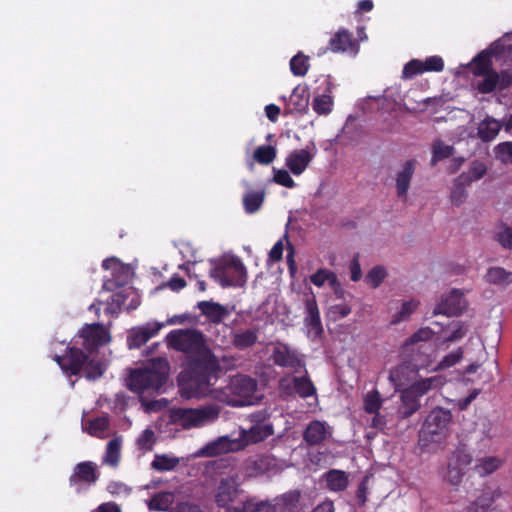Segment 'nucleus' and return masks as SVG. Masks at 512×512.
Wrapping results in <instances>:
<instances>
[{"instance_id":"nucleus-7","label":"nucleus","mask_w":512,"mask_h":512,"mask_svg":"<svg viewBox=\"0 0 512 512\" xmlns=\"http://www.w3.org/2000/svg\"><path fill=\"white\" fill-rule=\"evenodd\" d=\"M79 337L83 339L82 346L89 354L111 341L109 331L100 323L86 324L81 329Z\"/></svg>"},{"instance_id":"nucleus-52","label":"nucleus","mask_w":512,"mask_h":512,"mask_svg":"<svg viewBox=\"0 0 512 512\" xmlns=\"http://www.w3.org/2000/svg\"><path fill=\"white\" fill-rule=\"evenodd\" d=\"M228 442L224 438H220L215 442H211L205 446L203 452L207 456L219 455L228 450Z\"/></svg>"},{"instance_id":"nucleus-18","label":"nucleus","mask_w":512,"mask_h":512,"mask_svg":"<svg viewBox=\"0 0 512 512\" xmlns=\"http://www.w3.org/2000/svg\"><path fill=\"white\" fill-rule=\"evenodd\" d=\"M416 161L414 159L407 160L402 170L396 174V192L399 198H407V193L410 188L412 177L415 173Z\"/></svg>"},{"instance_id":"nucleus-42","label":"nucleus","mask_w":512,"mask_h":512,"mask_svg":"<svg viewBox=\"0 0 512 512\" xmlns=\"http://www.w3.org/2000/svg\"><path fill=\"white\" fill-rule=\"evenodd\" d=\"M494 240L497 241L504 249H512V227L501 223L499 230L494 234Z\"/></svg>"},{"instance_id":"nucleus-32","label":"nucleus","mask_w":512,"mask_h":512,"mask_svg":"<svg viewBox=\"0 0 512 512\" xmlns=\"http://www.w3.org/2000/svg\"><path fill=\"white\" fill-rule=\"evenodd\" d=\"M502 464V461L498 457L489 456L478 460V463L474 467V471L484 477L494 471H496Z\"/></svg>"},{"instance_id":"nucleus-3","label":"nucleus","mask_w":512,"mask_h":512,"mask_svg":"<svg viewBox=\"0 0 512 512\" xmlns=\"http://www.w3.org/2000/svg\"><path fill=\"white\" fill-rule=\"evenodd\" d=\"M170 366L165 358L157 357L142 368L133 370L128 378V389L137 394L159 391L166 383Z\"/></svg>"},{"instance_id":"nucleus-62","label":"nucleus","mask_w":512,"mask_h":512,"mask_svg":"<svg viewBox=\"0 0 512 512\" xmlns=\"http://www.w3.org/2000/svg\"><path fill=\"white\" fill-rule=\"evenodd\" d=\"M368 477H365L359 484L357 491H356V498L358 501V504L363 506L365 505L367 501V491H368Z\"/></svg>"},{"instance_id":"nucleus-11","label":"nucleus","mask_w":512,"mask_h":512,"mask_svg":"<svg viewBox=\"0 0 512 512\" xmlns=\"http://www.w3.org/2000/svg\"><path fill=\"white\" fill-rule=\"evenodd\" d=\"M99 478L97 466L91 461H84L78 463L72 475L69 478L70 486H75L79 492L82 486H90L94 484Z\"/></svg>"},{"instance_id":"nucleus-37","label":"nucleus","mask_w":512,"mask_h":512,"mask_svg":"<svg viewBox=\"0 0 512 512\" xmlns=\"http://www.w3.org/2000/svg\"><path fill=\"white\" fill-rule=\"evenodd\" d=\"M120 455L121 439L116 437L108 442L103 462L111 466H116L120 460Z\"/></svg>"},{"instance_id":"nucleus-17","label":"nucleus","mask_w":512,"mask_h":512,"mask_svg":"<svg viewBox=\"0 0 512 512\" xmlns=\"http://www.w3.org/2000/svg\"><path fill=\"white\" fill-rule=\"evenodd\" d=\"M357 47L353 34L347 29H339L329 40L328 47L333 53L353 51Z\"/></svg>"},{"instance_id":"nucleus-59","label":"nucleus","mask_w":512,"mask_h":512,"mask_svg":"<svg viewBox=\"0 0 512 512\" xmlns=\"http://www.w3.org/2000/svg\"><path fill=\"white\" fill-rule=\"evenodd\" d=\"M463 356V351L461 348H458L455 351H452L451 353L447 354L439 363L440 368L446 369L454 366L456 363H458Z\"/></svg>"},{"instance_id":"nucleus-57","label":"nucleus","mask_w":512,"mask_h":512,"mask_svg":"<svg viewBox=\"0 0 512 512\" xmlns=\"http://www.w3.org/2000/svg\"><path fill=\"white\" fill-rule=\"evenodd\" d=\"M434 332L429 327L420 328L413 333L406 341V344H415L418 342L428 341L432 339Z\"/></svg>"},{"instance_id":"nucleus-61","label":"nucleus","mask_w":512,"mask_h":512,"mask_svg":"<svg viewBox=\"0 0 512 512\" xmlns=\"http://www.w3.org/2000/svg\"><path fill=\"white\" fill-rule=\"evenodd\" d=\"M467 329L460 322L454 324V329L451 334L445 337L446 342H455L462 339L466 335Z\"/></svg>"},{"instance_id":"nucleus-55","label":"nucleus","mask_w":512,"mask_h":512,"mask_svg":"<svg viewBox=\"0 0 512 512\" xmlns=\"http://www.w3.org/2000/svg\"><path fill=\"white\" fill-rule=\"evenodd\" d=\"M273 180L286 188H294L296 186L295 181L285 169H274Z\"/></svg>"},{"instance_id":"nucleus-24","label":"nucleus","mask_w":512,"mask_h":512,"mask_svg":"<svg viewBox=\"0 0 512 512\" xmlns=\"http://www.w3.org/2000/svg\"><path fill=\"white\" fill-rule=\"evenodd\" d=\"M276 157V147L271 145H261L254 150L252 161L248 162L249 169H253L254 163L269 165L276 159Z\"/></svg>"},{"instance_id":"nucleus-53","label":"nucleus","mask_w":512,"mask_h":512,"mask_svg":"<svg viewBox=\"0 0 512 512\" xmlns=\"http://www.w3.org/2000/svg\"><path fill=\"white\" fill-rule=\"evenodd\" d=\"M422 62L425 72H441L444 69V61L438 55L429 56Z\"/></svg>"},{"instance_id":"nucleus-1","label":"nucleus","mask_w":512,"mask_h":512,"mask_svg":"<svg viewBox=\"0 0 512 512\" xmlns=\"http://www.w3.org/2000/svg\"><path fill=\"white\" fill-rule=\"evenodd\" d=\"M167 343L172 349L184 353L188 367L178 376V386L185 398L212 394L221 368L206 345L204 334L197 329H176L168 333Z\"/></svg>"},{"instance_id":"nucleus-63","label":"nucleus","mask_w":512,"mask_h":512,"mask_svg":"<svg viewBox=\"0 0 512 512\" xmlns=\"http://www.w3.org/2000/svg\"><path fill=\"white\" fill-rule=\"evenodd\" d=\"M499 85L498 89L503 91L508 89L512 84V72L510 70H502L498 73Z\"/></svg>"},{"instance_id":"nucleus-5","label":"nucleus","mask_w":512,"mask_h":512,"mask_svg":"<svg viewBox=\"0 0 512 512\" xmlns=\"http://www.w3.org/2000/svg\"><path fill=\"white\" fill-rule=\"evenodd\" d=\"M209 276L223 288L243 287L247 282V269L242 260L235 255L223 257L215 262Z\"/></svg>"},{"instance_id":"nucleus-58","label":"nucleus","mask_w":512,"mask_h":512,"mask_svg":"<svg viewBox=\"0 0 512 512\" xmlns=\"http://www.w3.org/2000/svg\"><path fill=\"white\" fill-rule=\"evenodd\" d=\"M149 508L157 511H166L169 508V495L157 494L152 497Z\"/></svg>"},{"instance_id":"nucleus-40","label":"nucleus","mask_w":512,"mask_h":512,"mask_svg":"<svg viewBox=\"0 0 512 512\" xmlns=\"http://www.w3.org/2000/svg\"><path fill=\"white\" fill-rule=\"evenodd\" d=\"M179 464V459L175 457H169L165 454L156 455L151 463V467L156 471H171L176 468Z\"/></svg>"},{"instance_id":"nucleus-20","label":"nucleus","mask_w":512,"mask_h":512,"mask_svg":"<svg viewBox=\"0 0 512 512\" xmlns=\"http://www.w3.org/2000/svg\"><path fill=\"white\" fill-rule=\"evenodd\" d=\"M197 307L201 313L214 324L221 323L225 317L229 315V311L226 307L220 303L213 301H201L198 302Z\"/></svg>"},{"instance_id":"nucleus-35","label":"nucleus","mask_w":512,"mask_h":512,"mask_svg":"<svg viewBox=\"0 0 512 512\" xmlns=\"http://www.w3.org/2000/svg\"><path fill=\"white\" fill-rule=\"evenodd\" d=\"M310 281L317 287H322L325 282L329 283V286L335 288L337 285L340 286L337 280V276L334 272L327 269H319L310 276Z\"/></svg>"},{"instance_id":"nucleus-13","label":"nucleus","mask_w":512,"mask_h":512,"mask_svg":"<svg viewBox=\"0 0 512 512\" xmlns=\"http://www.w3.org/2000/svg\"><path fill=\"white\" fill-rule=\"evenodd\" d=\"M331 435L330 427L323 421L312 420L303 431V440L309 446L323 444Z\"/></svg>"},{"instance_id":"nucleus-56","label":"nucleus","mask_w":512,"mask_h":512,"mask_svg":"<svg viewBox=\"0 0 512 512\" xmlns=\"http://www.w3.org/2000/svg\"><path fill=\"white\" fill-rule=\"evenodd\" d=\"M124 301L125 298L121 294L111 296L110 301L107 302L105 313L112 316H117L121 311V306Z\"/></svg>"},{"instance_id":"nucleus-36","label":"nucleus","mask_w":512,"mask_h":512,"mask_svg":"<svg viewBox=\"0 0 512 512\" xmlns=\"http://www.w3.org/2000/svg\"><path fill=\"white\" fill-rule=\"evenodd\" d=\"M481 76H483V79L477 83V90L480 93L488 94L498 88V72L492 69L487 73L482 74Z\"/></svg>"},{"instance_id":"nucleus-43","label":"nucleus","mask_w":512,"mask_h":512,"mask_svg":"<svg viewBox=\"0 0 512 512\" xmlns=\"http://www.w3.org/2000/svg\"><path fill=\"white\" fill-rule=\"evenodd\" d=\"M418 305L419 302L415 300L403 302L401 309L392 316L391 324H398L404 320H407L416 310Z\"/></svg>"},{"instance_id":"nucleus-9","label":"nucleus","mask_w":512,"mask_h":512,"mask_svg":"<svg viewBox=\"0 0 512 512\" xmlns=\"http://www.w3.org/2000/svg\"><path fill=\"white\" fill-rule=\"evenodd\" d=\"M88 354L77 347H67L66 354L56 355L54 360L68 376H77L88 360Z\"/></svg>"},{"instance_id":"nucleus-64","label":"nucleus","mask_w":512,"mask_h":512,"mask_svg":"<svg viewBox=\"0 0 512 512\" xmlns=\"http://www.w3.org/2000/svg\"><path fill=\"white\" fill-rule=\"evenodd\" d=\"M480 390L474 389L468 396L461 398L458 400L457 406L459 410L464 411L468 409L472 401L476 399V397L479 395Z\"/></svg>"},{"instance_id":"nucleus-39","label":"nucleus","mask_w":512,"mask_h":512,"mask_svg":"<svg viewBox=\"0 0 512 512\" xmlns=\"http://www.w3.org/2000/svg\"><path fill=\"white\" fill-rule=\"evenodd\" d=\"M309 57L299 52L290 60V70L294 76L303 77L309 69Z\"/></svg>"},{"instance_id":"nucleus-46","label":"nucleus","mask_w":512,"mask_h":512,"mask_svg":"<svg viewBox=\"0 0 512 512\" xmlns=\"http://www.w3.org/2000/svg\"><path fill=\"white\" fill-rule=\"evenodd\" d=\"M382 406V399L381 395L378 390H373L364 398V410L369 413H377L379 412L380 408Z\"/></svg>"},{"instance_id":"nucleus-8","label":"nucleus","mask_w":512,"mask_h":512,"mask_svg":"<svg viewBox=\"0 0 512 512\" xmlns=\"http://www.w3.org/2000/svg\"><path fill=\"white\" fill-rule=\"evenodd\" d=\"M271 359L273 363L279 367L293 369L298 372L305 369L304 359L294 349L285 343H278L272 350Z\"/></svg>"},{"instance_id":"nucleus-26","label":"nucleus","mask_w":512,"mask_h":512,"mask_svg":"<svg viewBox=\"0 0 512 512\" xmlns=\"http://www.w3.org/2000/svg\"><path fill=\"white\" fill-rule=\"evenodd\" d=\"M501 128L502 124L498 120L492 117H486L479 124L478 136L484 142L492 141L498 135Z\"/></svg>"},{"instance_id":"nucleus-2","label":"nucleus","mask_w":512,"mask_h":512,"mask_svg":"<svg viewBox=\"0 0 512 512\" xmlns=\"http://www.w3.org/2000/svg\"><path fill=\"white\" fill-rule=\"evenodd\" d=\"M407 370L405 366H399L390 371L389 379L393 382L397 391H400L401 405L398 413L401 418H408L420 409V398L430 390L442 385L441 379L437 376L420 379L409 387L401 389L404 383L400 376Z\"/></svg>"},{"instance_id":"nucleus-54","label":"nucleus","mask_w":512,"mask_h":512,"mask_svg":"<svg viewBox=\"0 0 512 512\" xmlns=\"http://www.w3.org/2000/svg\"><path fill=\"white\" fill-rule=\"evenodd\" d=\"M474 62H475V74L476 75L480 76V75L492 70L489 55L484 52H481L480 54H478L476 56Z\"/></svg>"},{"instance_id":"nucleus-33","label":"nucleus","mask_w":512,"mask_h":512,"mask_svg":"<svg viewBox=\"0 0 512 512\" xmlns=\"http://www.w3.org/2000/svg\"><path fill=\"white\" fill-rule=\"evenodd\" d=\"M485 279L488 283L496 285H505L512 282V272L506 271L502 267H491L488 269Z\"/></svg>"},{"instance_id":"nucleus-23","label":"nucleus","mask_w":512,"mask_h":512,"mask_svg":"<svg viewBox=\"0 0 512 512\" xmlns=\"http://www.w3.org/2000/svg\"><path fill=\"white\" fill-rule=\"evenodd\" d=\"M258 341L257 329H246L232 335L231 343L238 350H246L253 347Z\"/></svg>"},{"instance_id":"nucleus-47","label":"nucleus","mask_w":512,"mask_h":512,"mask_svg":"<svg viewBox=\"0 0 512 512\" xmlns=\"http://www.w3.org/2000/svg\"><path fill=\"white\" fill-rule=\"evenodd\" d=\"M156 442L155 432L147 428L137 438L136 444L139 450L147 452L151 451Z\"/></svg>"},{"instance_id":"nucleus-10","label":"nucleus","mask_w":512,"mask_h":512,"mask_svg":"<svg viewBox=\"0 0 512 512\" xmlns=\"http://www.w3.org/2000/svg\"><path fill=\"white\" fill-rule=\"evenodd\" d=\"M229 389L232 394L238 396L233 405L244 406L252 403L254 393L257 389V382L246 375H238L231 379Z\"/></svg>"},{"instance_id":"nucleus-60","label":"nucleus","mask_w":512,"mask_h":512,"mask_svg":"<svg viewBox=\"0 0 512 512\" xmlns=\"http://www.w3.org/2000/svg\"><path fill=\"white\" fill-rule=\"evenodd\" d=\"M451 461L457 463V465H460L462 468H465L472 463V456L463 449H457L454 452Z\"/></svg>"},{"instance_id":"nucleus-25","label":"nucleus","mask_w":512,"mask_h":512,"mask_svg":"<svg viewBox=\"0 0 512 512\" xmlns=\"http://www.w3.org/2000/svg\"><path fill=\"white\" fill-rule=\"evenodd\" d=\"M431 153L430 165L435 167L440 161L452 157L455 148L452 145L445 144L441 139H435L431 145Z\"/></svg>"},{"instance_id":"nucleus-51","label":"nucleus","mask_w":512,"mask_h":512,"mask_svg":"<svg viewBox=\"0 0 512 512\" xmlns=\"http://www.w3.org/2000/svg\"><path fill=\"white\" fill-rule=\"evenodd\" d=\"M386 270L382 266L373 267L366 275V282L373 288H377L384 281Z\"/></svg>"},{"instance_id":"nucleus-41","label":"nucleus","mask_w":512,"mask_h":512,"mask_svg":"<svg viewBox=\"0 0 512 512\" xmlns=\"http://www.w3.org/2000/svg\"><path fill=\"white\" fill-rule=\"evenodd\" d=\"M464 474V468L450 460L447 466V471L444 475V479L449 484L458 486L462 482Z\"/></svg>"},{"instance_id":"nucleus-21","label":"nucleus","mask_w":512,"mask_h":512,"mask_svg":"<svg viewBox=\"0 0 512 512\" xmlns=\"http://www.w3.org/2000/svg\"><path fill=\"white\" fill-rule=\"evenodd\" d=\"M237 496V487L232 479H222L217 488L215 501L219 507L227 508Z\"/></svg>"},{"instance_id":"nucleus-34","label":"nucleus","mask_w":512,"mask_h":512,"mask_svg":"<svg viewBox=\"0 0 512 512\" xmlns=\"http://www.w3.org/2000/svg\"><path fill=\"white\" fill-rule=\"evenodd\" d=\"M110 421L108 416H99L91 419L88 423L87 431L91 436L104 438L109 429Z\"/></svg>"},{"instance_id":"nucleus-45","label":"nucleus","mask_w":512,"mask_h":512,"mask_svg":"<svg viewBox=\"0 0 512 512\" xmlns=\"http://www.w3.org/2000/svg\"><path fill=\"white\" fill-rule=\"evenodd\" d=\"M309 95L305 90L294 89L290 96V104L293 105L294 110L303 112L308 107Z\"/></svg>"},{"instance_id":"nucleus-27","label":"nucleus","mask_w":512,"mask_h":512,"mask_svg":"<svg viewBox=\"0 0 512 512\" xmlns=\"http://www.w3.org/2000/svg\"><path fill=\"white\" fill-rule=\"evenodd\" d=\"M327 488L333 492L344 491L348 486V476L342 470L332 469L325 474Z\"/></svg>"},{"instance_id":"nucleus-6","label":"nucleus","mask_w":512,"mask_h":512,"mask_svg":"<svg viewBox=\"0 0 512 512\" xmlns=\"http://www.w3.org/2000/svg\"><path fill=\"white\" fill-rule=\"evenodd\" d=\"M452 419L453 415L449 409L433 408L419 431V442L423 446H427L430 443H439L444 440L449 433Z\"/></svg>"},{"instance_id":"nucleus-19","label":"nucleus","mask_w":512,"mask_h":512,"mask_svg":"<svg viewBox=\"0 0 512 512\" xmlns=\"http://www.w3.org/2000/svg\"><path fill=\"white\" fill-rule=\"evenodd\" d=\"M313 155L307 149L292 151L285 160V165L294 175L302 174L309 166Z\"/></svg>"},{"instance_id":"nucleus-28","label":"nucleus","mask_w":512,"mask_h":512,"mask_svg":"<svg viewBox=\"0 0 512 512\" xmlns=\"http://www.w3.org/2000/svg\"><path fill=\"white\" fill-rule=\"evenodd\" d=\"M82 371L88 380L95 381L103 376L106 371V365L101 359L88 356Z\"/></svg>"},{"instance_id":"nucleus-15","label":"nucleus","mask_w":512,"mask_h":512,"mask_svg":"<svg viewBox=\"0 0 512 512\" xmlns=\"http://www.w3.org/2000/svg\"><path fill=\"white\" fill-rule=\"evenodd\" d=\"M304 324L307 328V335L313 339L321 337L323 327L317 302L314 298L306 301V316Z\"/></svg>"},{"instance_id":"nucleus-14","label":"nucleus","mask_w":512,"mask_h":512,"mask_svg":"<svg viewBox=\"0 0 512 512\" xmlns=\"http://www.w3.org/2000/svg\"><path fill=\"white\" fill-rule=\"evenodd\" d=\"M162 326L163 325L161 323L155 322L147 323L144 326L132 329L127 337L128 347L130 349L140 348L152 337L157 335Z\"/></svg>"},{"instance_id":"nucleus-48","label":"nucleus","mask_w":512,"mask_h":512,"mask_svg":"<svg viewBox=\"0 0 512 512\" xmlns=\"http://www.w3.org/2000/svg\"><path fill=\"white\" fill-rule=\"evenodd\" d=\"M425 73L423 62L419 59H412L404 65L402 79H412L417 75Z\"/></svg>"},{"instance_id":"nucleus-12","label":"nucleus","mask_w":512,"mask_h":512,"mask_svg":"<svg viewBox=\"0 0 512 512\" xmlns=\"http://www.w3.org/2000/svg\"><path fill=\"white\" fill-rule=\"evenodd\" d=\"M466 308V301L462 292L453 289L448 295L442 297L434 308V314L457 316Z\"/></svg>"},{"instance_id":"nucleus-44","label":"nucleus","mask_w":512,"mask_h":512,"mask_svg":"<svg viewBox=\"0 0 512 512\" xmlns=\"http://www.w3.org/2000/svg\"><path fill=\"white\" fill-rule=\"evenodd\" d=\"M333 100L329 95H319L312 102L313 110L319 115H327L332 111Z\"/></svg>"},{"instance_id":"nucleus-16","label":"nucleus","mask_w":512,"mask_h":512,"mask_svg":"<svg viewBox=\"0 0 512 512\" xmlns=\"http://www.w3.org/2000/svg\"><path fill=\"white\" fill-rule=\"evenodd\" d=\"M300 500L299 491H290L271 501H264L267 509L263 512H296Z\"/></svg>"},{"instance_id":"nucleus-49","label":"nucleus","mask_w":512,"mask_h":512,"mask_svg":"<svg viewBox=\"0 0 512 512\" xmlns=\"http://www.w3.org/2000/svg\"><path fill=\"white\" fill-rule=\"evenodd\" d=\"M467 185H470L469 183H466V182H459V176L455 179V182H454V188L451 192V201L453 204L455 205H460L462 204L466 197H467V192H466V189L465 187Z\"/></svg>"},{"instance_id":"nucleus-29","label":"nucleus","mask_w":512,"mask_h":512,"mask_svg":"<svg viewBox=\"0 0 512 512\" xmlns=\"http://www.w3.org/2000/svg\"><path fill=\"white\" fill-rule=\"evenodd\" d=\"M305 375L301 377H293L292 382L294 384L295 392L301 398H309L316 394V388L312 381L310 380L306 368L303 369Z\"/></svg>"},{"instance_id":"nucleus-22","label":"nucleus","mask_w":512,"mask_h":512,"mask_svg":"<svg viewBox=\"0 0 512 512\" xmlns=\"http://www.w3.org/2000/svg\"><path fill=\"white\" fill-rule=\"evenodd\" d=\"M274 434L272 423H264L263 425H252L249 430L243 432V438L248 443H259Z\"/></svg>"},{"instance_id":"nucleus-50","label":"nucleus","mask_w":512,"mask_h":512,"mask_svg":"<svg viewBox=\"0 0 512 512\" xmlns=\"http://www.w3.org/2000/svg\"><path fill=\"white\" fill-rule=\"evenodd\" d=\"M495 156L502 163H512V142H502L494 148Z\"/></svg>"},{"instance_id":"nucleus-30","label":"nucleus","mask_w":512,"mask_h":512,"mask_svg":"<svg viewBox=\"0 0 512 512\" xmlns=\"http://www.w3.org/2000/svg\"><path fill=\"white\" fill-rule=\"evenodd\" d=\"M265 199V192L263 190L248 191L243 196V207L247 214L257 212Z\"/></svg>"},{"instance_id":"nucleus-38","label":"nucleus","mask_w":512,"mask_h":512,"mask_svg":"<svg viewBox=\"0 0 512 512\" xmlns=\"http://www.w3.org/2000/svg\"><path fill=\"white\" fill-rule=\"evenodd\" d=\"M267 509L263 500L250 498L237 506L228 507V512H263Z\"/></svg>"},{"instance_id":"nucleus-31","label":"nucleus","mask_w":512,"mask_h":512,"mask_svg":"<svg viewBox=\"0 0 512 512\" xmlns=\"http://www.w3.org/2000/svg\"><path fill=\"white\" fill-rule=\"evenodd\" d=\"M487 172V167L483 162L473 161L470 164L469 170L459 175V182H466L471 184L474 181L481 179Z\"/></svg>"},{"instance_id":"nucleus-4","label":"nucleus","mask_w":512,"mask_h":512,"mask_svg":"<svg viewBox=\"0 0 512 512\" xmlns=\"http://www.w3.org/2000/svg\"><path fill=\"white\" fill-rule=\"evenodd\" d=\"M221 408L216 404H205L195 408L173 407L169 410V423L185 430L201 428L216 422Z\"/></svg>"}]
</instances>
